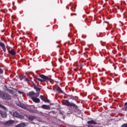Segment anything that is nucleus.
Returning a JSON list of instances; mask_svg holds the SVG:
<instances>
[{"label": "nucleus", "mask_w": 127, "mask_h": 127, "mask_svg": "<svg viewBox=\"0 0 127 127\" xmlns=\"http://www.w3.org/2000/svg\"><path fill=\"white\" fill-rule=\"evenodd\" d=\"M88 127H94L93 126H88Z\"/></svg>", "instance_id": "nucleus-25"}, {"label": "nucleus", "mask_w": 127, "mask_h": 127, "mask_svg": "<svg viewBox=\"0 0 127 127\" xmlns=\"http://www.w3.org/2000/svg\"><path fill=\"white\" fill-rule=\"evenodd\" d=\"M9 92L10 94H11V95H13V96H15L16 97L17 96V93L13 90L10 89L9 90Z\"/></svg>", "instance_id": "nucleus-10"}, {"label": "nucleus", "mask_w": 127, "mask_h": 127, "mask_svg": "<svg viewBox=\"0 0 127 127\" xmlns=\"http://www.w3.org/2000/svg\"><path fill=\"white\" fill-rule=\"evenodd\" d=\"M0 108H2L3 109H4L5 110L6 109V108H5V107L4 106H3V105L0 104Z\"/></svg>", "instance_id": "nucleus-19"}, {"label": "nucleus", "mask_w": 127, "mask_h": 127, "mask_svg": "<svg viewBox=\"0 0 127 127\" xmlns=\"http://www.w3.org/2000/svg\"><path fill=\"white\" fill-rule=\"evenodd\" d=\"M42 109H44V110H49L50 107L48 105H43L42 106Z\"/></svg>", "instance_id": "nucleus-11"}, {"label": "nucleus", "mask_w": 127, "mask_h": 127, "mask_svg": "<svg viewBox=\"0 0 127 127\" xmlns=\"http://www.w3.org/2000/svg\"><path fill=\"white\" fill-rule=\"evenodd\" d=\"M25 124L24 123H21L16 126V127H25Z\"/></svg>", "instance_id": "nucleus-14"}, {"label": "nucleus", "mask_w": 127, "mask_h": 127, "mask_svg": "<svg viewBox=\"0 0 127 127\" xmlns=\"http://www.w3.org/2000/svg\"><path fill=\"white\" fill-rule=\"evenodd\" d=\"M63 104L65 106H67V107H73V108H75V109H77V108H78V106H77V105L73 103H70L68 100L64 101Z\"/></svg>", "instance_id": "nucleus-3"}, {"label": "nucleus", "mask_w": 127, "mask_h": 127, "mask_svg": "<svg viewBox=\"0 0 127 127\" xmlns=\"http://www.w3.org/2000/svg\"><path fill=\"white\" fill-rule=\"evenodd\" d=\"M87 124L88 125H97V123L94 120H91L90 121L87 122Z\"/></svg>", "instance_id": "nucleus-12"}, {"label": "nucleus", "mask_w": 127, "mask_h": 127, "mask_svg": "<svg viewBox=\"0 0 127 127\" xmlns=\"http://www.w3.org/2000/svg\"><path fill=\"white\" fill-rule=\"evenodd\" d=\"M60 115H64V112L60 111Z\"/></svg>", "instance_id": "nucleus-22"}, {"label": "nucleus", "mask_w": 127, "mask_h": 127, "mask_svg": "<svg viewBox=\"0 0 127 127\" xmlns=\"http://www.w3.org/2000/svg\"><path fill=\"white\" fill-rule=\"evenodd\" d=\"M40 78H41L42 79L40 78H37V80L38 81H39L40 82H43V81H50V78H49L48 77H47V76H45L43 74H41L39 75Z\"/></svg>", "instance_id": "nucleus-4"}, {"label": "nucleus", "mask_w": 127, "mask_h": 127, "mask_svg": "<svg viewBox=\"0 0 127 127\" xmlns=\"http://www.w3.org/2000/svg\"><path fill=\"white\" fill-rule=\"evenodd\" d=\"M13 117H15V118H18L19 119H24V117L22 115H20L19 113H18L17 112H14L13 114Z\"/></svg>", "instance_id": "nucleus-7"}, {"label": "nucleus", "mask_w": 127, "mask_h": 127, "mask_svg": "<svg viewBox=\"0 0 127 127\" xmlns=\"http://www.w3.org/2000/svg\"><path fill=\"white\" fill-rule=\"evenodd\" d=\"M0 115L2 118H5L6 117H7V114H6V112L5 111H2L0 110Z\"/></svg>", "instance_id": "nucleus-8"}, {"label": "nucleus", "mask_w": 127, "mask_h": 127, "mask_svg": "<svg viewBox=\"0 0 127 127\" xmlns=\"http://www.w3.org/2000/svg\"><path fill=\"white\" fill-rule=\"evenodd\" d=\"M0 98L3 99L4 100H11V96L6 93H3L0 91Z\"/></svg>", "instance_id": "nucleus-2"}, {"label": "nucleus", "mask_w": 127, "mask_h": 127, "mask_svg": "<svg viewBox=\"0 0 127 127\" xmlns=\"http://www.w3.org/2000/svg\"><path fill=\"white\" fill-rule=\"evenodd\" d=\"M50 101L49 99H47L46 98L44 101V102H46V103H49Z\"/></svg>", "instance_id": "nucleus-20"}, {"label": "nucleus", "mask_w": 127, "mask_h": 127, "mask_svg": "<svg viewBox=\"0 0 127 127\" xmlns=\"http://www.w3.org/2000/svg\"><path fill=\"white\" fill-rule=\"evenodd\" d=\"M121 127H127V124H124L122 125Z\"/></svg>", "instance_id": "nucleus-21"}, {"label": "nucleus", "mask_w": 127, "mask_h": 127, "mask_svg": "<svg viewBox=\"0 0 127 127\" xmlns=\"http://www.w3.org/2000/svg\"><path fill=\"white\" fill-rule=\"evenodd\" d=\"M40 98L42 100V101H43L44 102V101H45V99L46 98H45V97H44V96H43V95H41L40 96Z\"/></svg>", "instance_id": "nucleus-17"}, {"label": "nucleus", "mask_w": 127, "mask_h": 127, "mask_svg": "<svg viewBox=\"0 0 127 127\" xmlns=\"http://www.w3.org/2000/svg\"><path fill=\"white\" fill-rule=\"evenodd\" d=\"M24 81H27V79L24 78Z\"/></svg>", "instance_id": "nucleus-26"}, {"label": "nucleus", "mask_w": 127, "mask_h": 127, "mask_svg": "<svg viewBox=\"0 0 127 127\" xmlns=\"http://www.w3.org/2000/svg\"><path fill=\"white\" fill-rule=\"evenodd\" d=\"M8 52L9 53H10V54H11V55H15V54H16V53H15V52H14V50L12 49L9 50Z\"/></svg>", "instance_id": "nucleus-13"}, {"label": "nucleus", "mask_w": 127, "mask_h": 127, "mask_svg": "<svg viewBox=\"0 0 127 127\" xmlns=\"http://www.w3.org/2000/svg\"><path fill=\"white\" fill-rule=\"evenodd\" d=\"M0 46L2 48V49H4V48L5 47V45L1 42H0Z\"/></svg>", "instance_id": "nucleus-15"}, {"label": "nucleus", "mask_w": 127, "mask_h": 127, "mask_svg": "<svg viewBox=\"0 0 127 127\" xmlns=\"http://www.w3.org/2000/svg\"><path fill=\"white\" fill-rule=\"evenodd\" d=\"M27 119L29 120V121H34V122H36L34 123V124H37V122H40L39 118H37L36 117L32 116H28Z\"/></svg>", "instance_id": "nucleus-5"}, {"label": "nucleus", "mask_w": 127, "mask_h": 127, "mask_svg": "<svg viewBox=\"0 0 127 127\" xmlns=\"http://www.w3.org/2000/svg\"><path fill=\"white\" fill-rule=\"evenodd\" d=\"M2 72H3L2 69H1V68H0V73H2Z\"/></svg>", "instance_id": "nucleus-23"}, {"label": "nucleus", "mask_w": 127, "mask_h": 127, "mask_svg": "<svg viewBox=\"0 0 127 127\" xmlns=\"http://www.w3.org/2000/svg\"><path fill=\"white\" fill-rule=\"evenodd\" d=\"M34 89L36 90V92H37V93L34 92V91H31L27 93V95L31 98L33 102L36 103V104H38L40 103V99L37 98V97L39 96V92H40L41 88L38 87V86L34 84Z\"/></svg>", "instance_id": "nucleus-1"}, {"label": "nucleus", "mask_w": 127, "mask_h": 127, "mask_svg": "<svg viewBox=\"0 0 127 127\" xmlns=\"http://www.w3.org/2000/svg\"><path fill=\"white\" fill-rule=\"evenodd\" d=\"M56 91H57L58 93L64 94V92H63V90L59 88L58 86H56Z\"/></svg>", "instance_id": "nucleus-9"}, {"label": "nucleus", "mask_w": 127, "mask_h": 127, "mask_svg": "<svg viewBox=\"0 0 127 127\" xmlns=\"http://www.w3.org/2000/svg\"><path fill=\"white\" fill-rule=\"evenodd\" d=\"M18 93H19V94H22L23 92L21 91H19Z\"/></svg>", "instance_id": "nucleus-24"}, {"label": "nucleus", "mask_w": 127, "mask_h": 127, "mask_svg": "<svg viewBox=\"0 0 127 127\" xmlns=\"http://www.w3.org/2000/svg\"><path fill=\"white\" fill-rule=\"evenodd\" d=\"M18 106H19V107H20L21 108H24V105H23V104L20 103L18 105Z\"/></svg>", "instance_id": "nucleus-18"}, {"label": "nucleus", "mask_w": 127, "mask_h": 127, "mask_svg": "<svg viewBox=\"0 0 127 127\" xmlns=\"http://www.w3.org/2000/svg\"><path fill=\"white\" fill-rule=\"evenodd\" d=\"M124 111H127V102L125 103V107L123 109Z\"/></svg>", "instance_id": "nucleus-16"}, {"label": "nucleus", "mask_w": 127, "mask_h": 127, "mask_svg": "<svg viewBox=\"0 0 127 127\" xmlns=\"http://www.w3.org/2000/svg\"><path fill=\"white\" fill-rule=\"evenodd\" d=\"M14 123V121L13 120H9L8 121H6L4 123V126L6 127H10L13 125Z\"/></svg>", "instance_id": "nucleus-6"}]
</instances>
